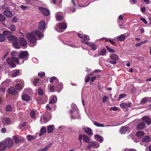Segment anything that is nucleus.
<instances>
[{
    "label": "nucleus",
    "instance_id": "864d4df0",
    "mask_svg": "<svg viewBox=\"0 0 151 151\" xmlns=\"http://www.w3.org/2000/svg\"><path fill=\"white\" fill-rule=\"evenodd\" d=\"M26 124V122L21 123L19 125V128L22 129L23 127H24Z\"/></svg>",
    "mask_w": 151,
    "mask_h": 151
},
{
    "label": "nucleus",
    "instance_id": "412c9836",
    "mask_svg": "<svg viewBox=\"0 0 151 151\" xmlns=\"http://www.w3.org/2000/svg\"><path fill=\"white\" fill-rule=\"evenodd\" d=\"M22 99L24 101H29L30 99V97L27 94H24L22 95Z\"/></svg>",
    "mask_w": 151,
    "mask_h": 151
},
{
    "label": "nucleus",
    "instance_id": "49530a36",
    "mask_svg": "<svg viewBox=\"0 0 151 151\" xmlns=\"http://www.w3.org/2000/svg\"><path fill=\"white\" fill-rule=\"evenodd\" d=\"M19 73V70H16L15 72H13L12 73V77H14L17 76L18 74Z\"/></svg>",
    "mask_w": 151,
    "mask_h": 151
},
{
    "label": "nucleus",
    "instance_id": "a878e982",
    "mask_svg": "<svg viewBox=\"0 0 151 151\" xmlns=\"http://www.w3.org/2000/svg\"><path fill=\"white\" fill-rule=\"evenodd\" d=\"M54 129V126L53 125H49L47 127V131L48 133H50L52 132Z\"/></svg>",
    "mask_w": 151,
    "mask_h": 151
},
{
    "label": "nucleus",
    "instance_id": "aec40b11",
    "mask_svg": "<svg viewBox=\"0 0 151 151\" xmlns=\"http://www.w3.org/2000/svg\"><path fill=\"white\" fill-rule=\"evenodd\" d=\"M126 35L127 33L121 35L118 37L117 40L118 41H124L126 37Z\"/></svg>",
    "mask_w": 151,
    "mask_h": 151
},
{
    "label": "nucleus",
    "instance_id": "ddd939ff",
    "mask_svg": "<svg viewBox=\"0 0 151 151\" xmlns=\"http://www.w3.org/2000/svg\"><path fill=\"white\" fill-rule=\"evenodd\" d=\"M7 62L8 64L13 68H14L16 67L15 64L14 63L11 58H8L7 60Z\"/></svg>",
    "mask_w": 151,
    "mask_h": 151
},
{
    "label": "nucleus",
    "instance_id": "8fccbe9b",
    "mask_svg": "<svg viewBox=\"0 0 151 151\" xmlns=\"http://www.w3.org/2000/svg\"><path fill=\"white\" fill-rule=\"evenodd\" d=\"M27 139L29 141L32 140V139H34L35 138L33 136L31 135H28L27 136Z\"/></svg>",
    "mask_w": 151,
    "mask_h": 151
},
{
    "label": "nucleus",
    "instance_id": "7ed1b4c3",
    "mask_svg": "<svg viewBox=\"0 0 151 151\" xmlns=\"http://www.w3.org/2000/svg\"><path fill=\"white\" fill-rule=\"evenodd\" d=\"M4 143L6 147L8 148H11L14 145V142L11 138L6 139L5 141H4Z\"/></svg>",
    "mask_w": 151,
    "mask_h": 151
},
{
    "label": "nucleus",
    "instance_id": "bb28decb",
    "mask_svg": "<svg viewBox=\"0 0 151 151\" xmlns=\"http://www.w3.org/2000/svg\"><path fill=\"white\" fill-rule=\"evenodd\" d=\"M6 147L4 143V141L0 142V151H2L6 149Z\"/></svg>",
    "mask_w": 151,
    "mask_h": 151
},
{
    "label": "nucleus",
    "instance_id": "f3484780",
    "mask_svg": "<svg viewBox=\"0 0 151 151\" xmlns=\"http://www.w3.org/2000/svg\"><path fill=\"white\" fill-rule=\"evenodd\" d=\"M129 129V127L125 126L122 127L120 129V133L122 134H124Z\"/></svg>",
    "mask_w": 151,
    "mask_h": 151
},
{
    "label": "nucleus",
    "instance_id": "c03bdc74",
    "mask_svg": "<svg viewBox=\"0 0 151 151\" xmlns=\"http://www.w3.org/2000/svg\"><path fill=\"white\" fill-rule=\"evenodd\" d=\"M46 110L47 111L51 112L52 111V109L50 106V105L47 104L46 106Z\"/></svg>",
    "mask_w": 151,
    "mask_h": 151
},
{
    "label": "nucleus",
    "instance_id": "dca6fc26",
    "mask_svg": "<svg viewBox=\"0 0 151 151\" xmlns=\"http://www.w3.org/2000/svg\"><path fill=\"white\" fill-rule=\"evenodd\" d=\"M7 38L9 41H12L13 42H15L17 40V37L13 35H10L7 37Z\"/></svg>",
    "mask_w": 151,
    "mask_h": 151
},
{
    "label": "nucleus",
    "instance_id": "de8ad7c7",
    "mask_svg": "<svg viewBox=\"0 0 151 151\" xmlns=\"http://www.w3.org/2000/svg\"><path fill=\"white\" fill-rule=\"evenodd\" d=\"M49 147L50 146H47L45 148L40 149L37 151H47Z\"/></svg>",
    "mask_w": 151,
    "mask_h": 151
},
{
    "label": "nucleus",
    "instance_id": "09e8293b",
    "mask_svg": "<svg viewBox=\"0 0 151 151\" xmlns=\"http://www.w3.org/2000/svg\"><path fill=\"white\" fill-rule=\"evenodd\" d=\"M106 48L109 52H115V50L114 49L110 48L108 46H106Z\"/></svg>",
    "mask_w": 151,
    "mask_h": 151
},
{
    "label": "nucleus",
    "instance_id": "f257e3e1",
    "mask_svg": "<svg viewBox=\"0 0 151 151\" xmlns=\"http://www.w3.org/2000/svg\"><path fill=\"white\" fill-rule=\"evenodd\" d=\"M45 22L43 20H41L38 25V29L33 32L39 38H42L44 35L43 32L45 29Z\"/></svg>",
    "mask_w": 151,
    "mask_h": 151
},
{
    "label": "nucleus",
    "instance_id": "423d86ee",
    "mask_svg": "<svg viewBox=\"0 0 151 151\" xmlns=\"http://www.w3.org/2000/svg\"><path fill=\"white\" fill-rule=\"evenodd\" d=\"M12 137L16 144L19 143L24 140L23 137H22L14 135Z\"/></svg>",
    "mask_w": 151,
    "mask_h": 151
},
{
    "label": "nucleus",
    "instance_id": "e2e57ef3",
    "mask_svg": "<svg viewBox=\"0 0 151 151\" xmlns=\"http://www.w3.org/2000/svg\"><path fill=\"white\" fill-rule=\"evenodd\" d=\"M45 73L44 72H42L40 73H38V76L40 77H42V76H45Z\"/></svg>",
    "mask_w": 151,
    "mask_h": 151
},
{
    "label": "nucleus",
    "instance_id": "f704fd0d",
    "mask_svg": "<svg viewBox=\"0 0 151 151\" xmlns=\"http://www.w3.org/2000/svg\"><path fill=\"white\" fill-rule=\"evenodd\" d=\"M12 46L14 47L16 49H19L20 48V46L18 43L17 40L15 42H13Z\"/></svg>",
    "mask_w": 151,
    "mask_h": 151
},
{
    "label": "nucleus",
    "instance_id": "c9c22d12",
    "mask_svg": "<svg viewBox=\"0 0 151 151\" xmlns=\"http://www.w3.org/2000/svg\"><path fill=\"white\" fill-rule=\"evenodd\" d=\"M15 88L17 90L20 91L22 89L23 86L21 84L17 83L15 85Z\"/></svg>",
    "mask_w": 151,
    "mask_h": 151
},
{
    "label": "nucleus",
    "instance_id": "a211bd4d",
    "mask_svg": "<svg viewBox=\"0 0 151 151\" xmlns=\"http://www.w3.org/2000/svg\"><path fill=\"white\" fill-rule=\"evenodd\" d=\"M84 131L89 136H91L93 134L92 133V129L88 127L85 128Z\"/></svg>",
    "mask_w": 151,
    "mask_h": 151
},
{
    "label": "nucleus",
    "instance_id": "f03ea898",
    "mask_svg": "<svg viewBox=\"0 0 151 151\" xmlns=\"http://www.w3.org/2000/svg\"><path fill=\"white\" fill-rule=\"evenodd\" d=\"M29 42L32 44H35L37 42L36 37L35 35L32 33H29L27 35Z\"/></svg>",
    "mask_w": 151,
    "mask_h": 151
},
{
    "label": "nucleus",
    "instance_id": "5fc2aeb1",
    "mask_svg": "<svg viewBox=\"0 0 151 151\" xmlns=\"http://www.w3.org/2000/svg\"><path fill=\"white\" fill-rule=\"evenodd\" d=\"M63 17L62 16L57 15L56 16V19L58 21H60L63 19Z\"/></svg>",
    "mask_w": 151,
    "mask_h": 151
},
{
    "label": "nucleus",
    "instance_id": "4c0bfd02",
    "mask_svg": "<svg viewBox=\"0 0 151 151\" xmlns=\"http://www.w3.org/2000/svg\"><path fill=\"white\" fill-rule=\"evenodd\" d=\"M3 35L5 36V35H9L10 36L12 33V32L9 31H4L2 32V33Z\"/></svg>",
    "mask_w": 151,
    "mask_h": 151
},
{
    "label": "nucleus",
    "instance_id": "6e6552de",
    "mask_svg": "<svg viewBox=\"0 0 151 151\" xmlns=\"http://www.w3.org/2000/svg\"><path fill=\"white\" fill-rule=\"evenodd\" d=\"M82 42L88 45H89L91 47V49L93 50H95L97 49V46L93 43L86 42L84 41H82Z\"/></svg>",
    "mask_w": 151,
    "mask_h": 151
},
{
    "label": "nucleus",
    "instance_id": "4468645a",
    "mask_svg": "<svg viewBox=\"0 0 151 151\" xmlns=\"http://www.w3.org/2000/svg\"><path fill=\"white\" fill-rule=\"evenodd\" d=\"M3 14L6 17H12V12L10 11L6 10L3 12Z\"/></svg>",
    "mask_w": 151,
    "mask_h": 151
},
{
    "label": "nucleus",
    "instance_id": "c85d7f7f",
    "mask_svg": "<svg viewBox=\"0 0 151 151\" xmlns=\"http://www.w3.org/2000/svg\"><path fill=\"white\" fill-rule=\"evenodd\" d=\"M110 57L111 59H112L115 61L118 60L119 59V58L118 56L114 53L112 54L111 55H110Z\"/></svg>",
    "mask_w": 151,
    "mask_h": 151
},
{
    "label": "nucleus",
    "instance_id": "603ef678",
    "mask_svg": "<svg viewBox=\"0 0 151 151\" xmlns=\"http://www.w3.org/2000/svg\"><path fill=\"white\" fill-rule=\"evenodd\" d=\"M126 96H127V95L126 94H121L119 95L118 100H119L122 99L124 98Z\"/></svg>",
    "mask_w": 151,
    "mask_h": 151
},
{
    "label": "nucleus",
    "instance_id": "2eb2a0df",
    "mask_svg": "<svg viewBox=\"0 0 151 151\" xmlns=\"http://www.w3.org/2000/svg\"><path fill=\"white\" fill-rule=\"evenodd\" d=\"M106 53V50L105 49H102L100 52H98V54H95V56L97 57L100 55L104 56Z\"/></svg>",
    "mask_w": 151,
    "mask_h": 151
},
{
    "label": "nucleus",
    "instance_id": "a19ab883",
    "mask_svg": "<svg viewBox=\"0 0 151 151\" xmlns=\"http://www.w3.org/2000/svg\"><path fill=\"white\" fill-rule=\"evenodd\" d=\"M9 28L11 30V32H12V31H14L16 30V27L14 25L12 24L10 25L9 27Z\"/></svg>",
    "mask_w": 151,
    "mask_h": 151
},
{
    "label": "nucleus",
    "instance_id": "6ab92c4d",
    "mask_svg": "<svg viewBox=\"0 0 151 151\" xmlns=\"http://www.w3.org/2000/svg\"><path fill=\"white\" fill-rule=\"evenodd\" d=\"M50 82L54 84L57 83L59 82L58 79L55 76L51 77L50 80Z\"/></svg>",
    "mask_w": 151,
    "mask_h": 151
},
{
    "label": "nucleus",
    "instance_id": "a18cd8bd",
    "mask_svg": "<svg viewBox=\"0 0 151 151\" xmlns=\"http://www.w3.org/2000/svg\"><path fill=\"white\" fill-rule=\"evenodd\" d=\"M5 109L7 111H11L12 110V107L9 105L6 106Z\"/></svg>",
    "mask_w": 151,
    "mask_h": 151
},
{
    "label": "nucleus",
    "instance_id": "13d9d810",
    "mask_svg": "<svg viewBox=\"0 0 151 151\" xmlns=\"http://www.w3.org/2000/svg\"><path fill=\"white\" fill-rule=\"evenodd\" d=\"M5 17L2 14H0V21H3L5 19Z\"/></svg>",
    "mask_w": 151,
    "mask_h": 151
},
{
    "label": "nucleus",
    "instance_id": "39448f33",
    "mask_svg": "<svg viewBox=\"0 0 151 151\" xmlns=\"http://www.w3.org/2000/svg\"><path fill=\"white\" fill-rule=\"evenodd\" d=\"M28 52L27 51H24L20 53L18 57L21 59H24L27 60L28 58Z\"/></svg>",
    "mask_w": 151,
    "mask_h": 151
},
{
    "label": "nucleus",
    "instance_id": "7c9ffc66",
    "mask_svg": "<svg viewBox=\"0 0 151 151\" xmlns=\"http://www.w3.org/2000/svg\"><path fill=\"white\" fill-rule=\"evenodd\" d=\"M151 100V98L145 97L143 98L141 101V104H144L147 101Z\"/></svg>",
    "mask_w": 151,
    "mask_h": 151
},
{
    "label": "nucleus",
    "instance_id": "9b49d317",
    "mask_svg": "<svg viewBox=\"0 0 151 151\" xmlns=\"http://www.w3.org/2000/svg\"><path fill=\"white\" fill-rule=\"evenodd\" d=\"M19 42L22 46H25L27 45V41L23 37H20L19 40Z\"/></svg>",
    "mask_w": 151,
    "mask_h": 151
},
{
    "label": "nucleus",
    "instance_id": "2f4dec72",
    "mask_svg": "<svg viewBox=\"0 0 151 151\" xmlns=\"http://www.w3.org/2000/svg\"><path fill=\"white\" fill-rule=\"evenodd\" d=\"M145 134V133L142 131H139L136 133V135L138 137L143 136Z\"/></svg>",
    "mask_w": 151,
    "mask_h": 151
},
{
    "label": "nucleus",
    "instance_id": "c756f323",
    "mask_svg": "<svg viewBox=\"0 0 151 151\" xmlns=\"http://www.w3.org/2000/svg\"><path fill=\"white\" fill-rule=\"evenodd\" d=\"M59 28L62 29H65L67 28L66 24L64 22L60 23L59 25Z\"/></svg>",
    "mask_w": 151,
    "mask_h": 151
},
{
    "label": "nucleus",
    "instance_id": "20e7f679",
    "mask_svg": "<svg viewBox=\"0 0 151 151\" xmlns=\"http://www.w3.org/2000/svg\"><path fill=\"white\" fill-rule=\"evenodd\" d=\"M99 143L97 142H90L88 144L87 148L89 149H91L92 147L97 148L99 147Z\"/></svg>",
    "mask_w": 151,
    "mask_h": 151
},
{
    "label": "nucleus",
    "instance_id": "774afa93",
    "mask_svg": "<svg viewBox=\"0 0 151 151\" xmlns=\"http://www.w3.org/2000/svg\"><path fill=\"white\" fill-rule=\"evenodd\" d=\"M20 8L24 10L27 8L28 6H27L22 5L20 6Z\"/></svg>",
    "mask_w": 151,
    "mask_h": 151
},
{
    "label": "nucleus",
    "instance_id": "4be33fe9",
    "mask_svg": "<svg viewBox=\"0 0 151 151\" xmlns=\"http://www.w3.org/2000/svg\"><path fill=\"white\" fill-rule=\"evenodd\" d=\"M83 140L84 142L88 144L90 142V138L86 135L83 134Z\"/></svg>",
    "mask_w": 151,
    "mask_h": 151
},
{
    "label": "nucleus",
    "instance_id": "4d7b16f0",
    "mask_svg": "<svg viewBox=\"0 0 151 151\" xmlns=\"http://www.w3.org/2000/svg\"><path fill=\"white\" fill-rule=\"evenodd\" d=\"M108 99V97L106 96H104L103 97L102 99V101L103 103H105L106 102Z\"/></svg>",
    "mask_w": 151,
    "mask_h": 151
},
{
    "label": "nucleus",
    "instance_id": "5701e85b",
    "mask_svg": "<svg viewBox=\"0 0 151 151\" xmlns=\"http://www.w3.org/2000/svg\"><path fill=\"white\" fill-rule=\"evenodd\" d=\"M63 87L62 83H60L56 86L55 88L56 89L58 92H59L63 89Z\"/></svg>",
    "mask_w": 151,
    "mask_h": 151
},
{
    "label": "nucleus",
    "instance_id": "473e14b6",
    "mask_svg": "<svg viewBox=\"0 0 151 151\" xmlns=\"http://www.w3.org/2000/svg\"><path fill=\"white\" fill-rule=\"evenodd\" d=\"M46 132V129L45 127H42L40 129L39 135L41 136L43 135Z\"/></svg>",
    "mask_w": 151,
    "mask_h": 151
},
{
    "label": "nucleus",
    "instance_id": "bf43d9fd",
    "mask_svg": "<svg viewBox=\"0 0 151 151\" xmlns=\"http://www.w3.org/2000/svg\"><path fill=\"white\" fill-rule=\"evenodd\" d=\"M55 86L53 85H51L50 87V89L51 92H53L54 91V89L55 88Z\"/></svg>",
    "mask_w": 151,
    "mask_h": 151
},
{
    "label": "nucleus",
    "instance_id": "f8f14e48",
    "mask_svg": "<svg viewBox=\"0 0 151 151\" xmlns=\"http://www.w3.org/2000/svg\"><path fill=\"white\" fill-rule=\"evenodd\" d=\"M39 9L43 13L44 15L46 16L49 15L50 14L49 10L40 7L39 8Z\"/></svg>",
    "mask_w": 151,
    "mask_h": 151
},
{
    "label": "nucleus",
    "instance_id": "58836bf2",
    "mask_svg": "<svg viewBox=\"0 0 151 151\" xmlns=\"http://www.w3.org/2000/svg\"><path fill=\"white\" fill-rule=\"evenodd\" d=\"M82 37H81V39L82 40H83L81 41L82 42V41H85L88 40H88H90V39H89V36L88 35H83V36Z\"/></svg>",
    "mask_w": 151,
    "mask_h": 151
},
{
    "label": "nucleus",
    "instance_id": "3c124183",
    "mask_svg": "<svg viewBox=\"0 0 151 151\" xmlns=\"http://www.w3.org/2000/svg\"><path fill=\"white\" fill-rule=\"evenodd\" d=\"M92 74V73H91L89 74V75L87 76L86 77H87V78L86 80H85V82L86 83H88L89 81L90 80L91 78V76Z\"/></svg>",
    "mask_w": 151,
    "mask_h": 151
},
{
    "label": "nucleus",
    "instance_id": "79ce46f5",
    "mask_svg": "<svg viewBox=\"0 0 151 151\" xmlns=\"http://www.w3.org/2000/svg\"><path fill=\"white\" fill-rule=\"evenodd\" d=\"M30 114L32 118L34 119L35 118L36 112L34 110H31L30 112Z\"/></svg>",
    "mask_w": 151,
    "mask_h": 151
},
{
    "label": "nucleus",
    "instance_id": "0e129e2a",
    "mask_svg": "<svg viewBox=\"0 0 151 151\" xmlns=\"http://www.w3.org/2000/svg\"><path fill=\"white\" fill-rule=\"evenodd\" d=\"M39 78H36L35 80V81L33 82V84L35 85V86H36L37 84V83H38V81H39Z\"/></svg>",
    "mask_w": 151,
    "mask_h": 151
},
{
    "label": "nucleus",
    "instance_id": "393cba45",
    "mask_svg": "<svg viewBox=\"0 0 151 151\" xmlns=\"http://www.w3.org/2000/svg\"><path fill=\"white\" fill-rule=\"evenodd\" d=\"M151 141L150 138L148 136H146L144 137L142 139V141L143 142L147 143Z\"/></svg>",
    "mask_w": 151,
    "mask_h": 151
},
{
    "label": "nucleus",
    "instance_id": "69168bd1",
    "mask_svg": "<svg viewBox=\"0 0 151 151\" xmlns=\"http://www.w3.org/2000/svg\"><path fill=\"white\" fill-rule=\"evenodd\" d=\"M38 93L39 95H42L43 94V91L42 89H39L38 90Z\"/></svg>",
    "mask_w": 151,
    "mask_h": 151
},
{
    "label": "nucleus",
    "instance_id": "052dcab7",
    "mask_svg": "<svg viewBox=\"0 0 151 151\" xmlns=\"http://www.w3.org/2000/svg\"><path fill=\"white\" fill-rule=\"evenodd\" d=\"M1 8L2 9H8V8L7 7V6L6 4L3 5L1 7Z\"/></svg>",
    "mask_w": 151,
    "mask_h": 151
},
{
    "label": "nucleus",
    "instance_id": "72a5a7b5",
    "mask_svg": "<svg viewBox=\"0 0 151 151\" xmlns=\"http://www.w3.org/2000/svg\"><path fill=\"white\" fill-rule=\"evenodd\" d=\"M11 58L13 60V61L15 62L16 63L18 64H21V63H19V58L18 57H11Z\"/></svg>",
    "mask_w": 151,
    "mask_h": 151
},
{
    "label": "nucleus",
    "instance_id": "b1692460",
    "mask_svg": "<svg viewBox=\"0 0 151 151\" xmlns=\"http://www.w3.org/2000/svg\"><path fill=\"white\" fill-rule=\"evenodd\" d=\"M94 137L97 141L100 142H102L103 140V137L99 135H96L94 136Z\"/></svg>",
    "mask_w": 151,
    "mask_h": 151
},
{
    "label": "nucleus",
    "instance_id": "1a4fd4ad",
    "mask_svg": "<svg viewBox=\"0 0 151 151\" xmlns=\"http://www.w3.org/2000/svg\"><path fill=\"white\" fill-rule=\"evenodd\" d=\"M142 119L148 125H150L151 124V119L149 117L147 116H144L142 117Z\"/></svg>",
    "mask_w": 151,
    "mask_h": 151
},
{
    "label": "nucleus",
    "instance_id": "9d476101",
    "mask_svg": "<svg viewBox=\"0 0 151 151\" xmlns=\"http://www.w3.org/2000/svg\"><path fill=\"white\" fill-rule=\"evenodd\" d=\"M145 123L144 122H141L136 126V129L137 130H142L145 128Z\"/></svg>",
    "mask_w": 151,
    "mask_h": 151
},
{
    "label": "nucleus",
    "instance_id": "680f3d73",
    "mask_svg": "<svg viewBox=\"0 0 151 151\" xmlns=\"http://www.w3.org/2000/svg\"><path fill=\"white\" fill-rule=\"evenodd\" d=\"M140 19L142 20L145 24L147 23V22L146 21L145 19L144 18H140Z\"/></svg>",
    "mask_w": 151,
    "mask_h": 151
},
{
    "label": "nucleus",
    "instance_id": "37998d69",
    "mask_svg": "<svg viewBox=\"0 0 151 151\" xmlns=\"http://www.w3.org/2000/svg\"><path fill=\"white\" fill-rule=\"evenodd\" d=\"M6 39V37L3 34H0V42H4Z\"/></svg>",
    "mask_w": 151,
    "mask_h": 151
},
{
    "label": "nucleus",
    "instance_id": "ea45409f",
    "mask_svg": "<svg viewBox=\"0 0 151 151\" xmlns=\"http://www.w3.org/2000/svg\"><path fill=\"white\" fill-rule=\"evenodd\" d=\"M93 124L95 125L98 127H104V124L96 122L93 121Z\"/></svg>",
    "mask_w": 151,
    "mask_h": 151
},
{
    "label": "nucleus",
    "instance_id": "cd10ccee",
    "mask_svg": "<svg viewBox=\"0 0 151 151\" xmlns=\"http://www.w3.org/2000/svg\"><path fill=\"white\" fill-rule=\"evenodd\" d=\"M2 122L4 124L8 125L10 123L11 120L9 118H5L3 119Z\"/></svg>",
    "mask_w": 151,
    "mask_h": 151
},
{
    "label": "nucleus",
    "instance_id": "0eeeda50",
    "mask_svg": "<svg viewBox=\"0 0 151 151\" xmlns=\"http://www.w3.org/2000/svg\"><path fill=\"white\" fill-rule=\"evenodd\" d=\"M8 92L9 94L16 95L17 94L18 92L16 89L14 87L11 86L8 89Z\"/></svg>",
    "mask_w": 151,
    "mask_h": 151
},
{
    "label": "nucleus",
    "instance_id": "6e6d98bb",
    "mask_svg": "<svg viewBox=\"0 0 151 151\" xmlns=\"http://www.w3.org/2000/svg\"><path fill=\"white\" fill-rule=\"evenodd\" d=\"M120 106L122 108H127L126 104L123 103L120 105Z\"/></svg>",
    "mask_w": 151,
    "mask_h": 151
},
{
    "label": "nucleus",
    "instance_id": "338daca9",
    "mask_svg": "<svg viewBox=\"0 0 151 151\" xmlns=\"http://www.w3.org/2000/svg\"><path fill=\"white\" fill-rule=\"evenodd\" d=\"M17 55V52L16 51H13L11 52V55L14 56H16Z\"/></svg>",
    "mask_w": 151,
    "mask_h": 151
},
{
    "label": "nucleus",
    "instance_id": "e433bc0d",
    "mask_svg": "<svg viewBox=\"0 0 151 151\" xmlns=\"http://www.w3.org/2000/svg\"><path fill=\"white\" fill-rule=\"evenodd\" d=\"M57 101V98L56 97L54 96L52 98L51 101L49 102L50 104H54Z\"/></svg>",
    "mask_w": 151,
    "mask_h": 151
}]
</instances>
